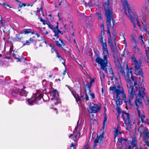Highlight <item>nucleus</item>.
<instances>
[{
  "mask_svg": "<svg viewBox=\"0 0 149 149\" xmlns=\"http://www.w3.org/2000/svg\"><path fill=\"white\" fill-rule=\"evenodd\" d=\"M132 68H129L128 64H126L125 68H121L120 72L125 77L127 82V86L128 88L129 95V99H126V95L124 93L122 86L117 83L113 84V86L109 88L110 92L114 95H116L115 99L116 104L117 106L123 104L124 101L127 106L131 105V100L133 99L135 94V91L133 85V82L131 80L134 81V86L136 88V91H138V93L134 102V105L137 111L139 117L144 118V111L143 110V100L145 95V88L144 86H139L137 84L136 77L133 76Z\"/></svg>",
  "mask_w": 149,
  "mask_h": 149,
  "instance_id": "nucleus-1",
  "label": "nucleus"
},
{
  "mask_svg": "<svg viewBox=\"0 0 149 149\" xmlns=\"http://www.w3.org/2000/svg\"><path fill=\"white\" fill-rule=\"evenodd\" d=\"M102 47L103 59H102L100 57H97L95 59V61L98 64L100 65L101 68L104 70L106 73L107 74L108 71H109L110 74L112 75L111 80L113 82L114 74L111 67L110 64L108 63L107 60V58L109 56V53L107 48V45L103 44Z\"/></svg>",
  "mask_w": 149,
  "mask_h": 149,
  "instance_id": "nucleus-2",
  "label": "nucleus"
},
{
  "mask_svg": "<svg viewBox=\"0 0 149 149\" xmlns=\"http://www.w3.org/2000/svg\"><path fill=\"white\" fill-rule=\"evenodd\" d=\"M121 2L124 6V9L126 15L129 17L134 27H136V22L140 28L141 25L139 23V17L136 13V8H132L131 9L127 0H121Z\"/></svg>",
  "mask_w": 149,
  "mask_h": 149,
  "instance_id": "nucleus-3",
  "label": "nucleus"
},
{
  "mask_svg": "<svg viewBox=\"0 0 149 149\" xmlns=\"http://www.w3.org/2000/svg\"><path fill=\"white\" fill-rule=\"evenodd\" d=\"M131 58L134 68L135 74L137 76H140L141 77H143V70L141 68L142 64L141 60H139L138 61L134 54L132 56Z\"/></svg>",
  "mask_w": 149,
  "mask_h": 149,
  "instance_id": "nucleus-4",
  "label": "nucleus"
},
{
  "mask_svg": "<svg viewBox=\"0 0 149 149\" xmlns=\"http://www.w3.org/2000/svg\"><path fill=\"white\" fill-rule=\"evenodd\" d=\"M83 124V121L79 117L77 123V125L74 129L73 134L69 136V138L72 139L74 142L76 141L79 138Z\"/></svg>",
  "mask_w": 149,
  "mask_h": 149,
  "instance_id": "nucleus-5",
  "label": "nucleus"
},
{
  "mask_svg": "<svg viewBox=\"0 0 149 149\" xmlns=\"http://www.w3.org/2000/svg\"><path fill=\"white\" fill-rule=\"evenodd\" d=\"M10 93L12 96L17 97L18 100H22L24 99V97L27 96L28 92L23 88L20 89L14 88L10 89Z\"/></svg>",
  "mask_w": 149,
  "mask_h": 149,
  "instance_id": "nucleus-6",
  "label": "nucleus"
},
{
  "mask_svg": "<svg viewBox=\"0 0 149 149\" xmlns=\"http://www.w3.org/2000/svg\"><path fill=\"white\" fill-rule=\"evenodd\" d=\"M121 118L123 119L126 125V130H129L131 128V126L135 123L133 117H130L128 113L123 112Z\"/></svg>",
  "mask_w": 149,
  "mask_h": 149,
  "instance_id": "nucleus-7",
  "label": "nucleus"
},
{
  "mask_svg": "<svg viewBox=\"0 0 149 149\" xmlns=\"http://www.w3.org/2000/svg\"><path fill=\"white\" fill-rule=\"evenodd\" d=\"M109 0H107L103 5L105 12L106 16L107 17V22L108 26H111V19L112 14V9L111 6L109 2Z\"/></svg>",
  "mask_w": 149,
  "mask_h": 149,
  "instance_id": "nucleus-8",
  "label": "nucleus"
},
{
  "mask_svg": "<svg viewBox=\"0 0 149 149\" xmlns=\"http://www.w3.org/2000/svg\"><path fill=\"white\" fill-rule=\"evenodd\" d=\"M42 97V94L37 92L36 93L34 94L30 98L27 99V101L29 104L33 105L35 103H37L38 101L40 100Z\"/></svg>",
  "mask_w": 149,
  "mask_h": 149,
  "instance_id": "nucleus-9",
  "label": "nucleus"
},
{
  "mask_svg": "<svg viewBox=\"0 0 149 149\" xmlns=\"http://www.w3.org/2000/svg\"><path fill=\"white\" fill-rule=\"evenodd\" d=\"M100 106L95 104L94 106H91L89 107L88 109L89 113H96L100 109Z\"/></svg>",
  "mask_w": 149,
  "mask_h": 149,
  "instance_id": "nucleus-10",
  "label": "nucleus"
},
{
  "mask_svg": "<svg viewBox=\"0 0 149 149\" xmlns=\"http://www.w3.org/2000/svg\"><path fill=\"white\" fill-rule=\"evenodd\" d=\"M140 130L142 131L144 135L146 137L149 139V131H148L147 128L142 127L139 128V132H140Z\"/></svg>",
  "mask_w": 149,
  "mask_h": 149,
  "instance_id": "nucleus-11",
  "label": "nucleus"
},
{
  "mask_svg": "<svg viewBox=\"0 0 149 149\" xmlns=\"http://www.w3.org/2000/svg\"><path fill=\"white\" fill-rule=\"evenodd\" d=\"M86 19L87 20L86 21L85 27L87 28H90L92 26V22L91 20L90 17L89 16H86Z\"/></svg>",
  "mask_w": 149,
  "mask_h": 149,
  "instance_id": "nucleus-12",
  "label": "nucleus"
},
{
  "mask_svg": "<svg viewBox=\"0 0 149 149\" xmlns=\"http://www.w3.org/2000/svg\"><path fill=\"white\" fill-rule=\"evenodd\" d=\"M50 94L51 96L53 97V98H51V100H55L58 95V92L56 89L52 91Z\"/></svg>",
  "mask_w": 149,
  "mask_h": 149,
  "instance_id": "nucleus-13",
  "label": "nucleus"
},
{
  "mask_svg": "<svg viewBox=\"0 0 149 149\" xmlns=\"http://www.w3.org/2000/svg\"><path fill=\"white\" fill-rule=\"evenodd\" d=\"M108 43L111 48H113L114 45L116 44L115 39L114 38L113 40H112L110 35L109 37L108 38Z\"/></svg>",
  "mask_w": 149,
  "mask_h": 149,
  "instance_id": "nucleus-14",
  "label": "nucleus"
},
{
  "mask_svg": "<svg viewBox=\"0 0 149 149\" xmlns=\"http://www.w3.org/2000/svg\"><path fill=\"white\" fill-rule=\"evenodd\" d=\"M69 89L74 97L76 99V101L77 102L79 101L80 100V98L79 95L76 93V91L73 90L72 88H69Z\"/></svg>",
  "mask_w": 149,
  "mask_h": 149,
  "instance_id": "nucleus-15",
  "label": "nucleus"
},
{
  "mask_svg": "<svg viewBox=\"0 0 149 149\" xmlns=\"http://www.w3.org/2000/svg\"><path fill=\"white\" fill-rule=\"evenodd\" d=\"M114 130V139H115L116 137L117 136L118 134H123L124 135V133H123V132H120V127L118 125L117 127L115 128Z\"/></svg>",
  "mask_w": 149,
  "mask_h": 149,
  "instance_id": "nucleus-16",
  "label": "nucleus"
},
{
  "mask_svg": "<svg viewBox=\"0 0 149 149\" xmlns=\"http://www.w3.org/2000/svg\"><path fill=\"white\" fill-rule=\"evenodd\" d=\"M104 132L103 131H102L101 134H100V135L98 134L97 136V138L96 140H97V141L100 143L102 140L104 138Z\"/></svg>",
  "mask_w": 149,
  "mask_h": 149,
  "instance_id": "nucleus-17",
  "label": "nucleus"
},
{
  "mask_svg": "<svg viewBox=\"0 0 149 149\" xmlns=\"http://www.w3.org/2000/svg\"><path fill=\"white\" fill-rule=\"evenodd\" d=\"M131 145L132 146V148L136 147V148H138V146L137 143L136 139V137H134L132 138V140L131 141Z\"/></svg>",
  "mask_w": 149,
  "mask_h": 149,
  "instance_id": "nucleus-18",
  "label": "nucleus"
},
{
  "mask_svg": "<svg viewBox=\"0 0 149 149\" xmlns=\"http://www.w3.org/2000/svg\"><path fill=\"white\" fill-rule=\"evenodd\" d=\"M106 109L105 108V111L104 112V121L103 123V126L102 128L103 129H104L105 128V124L106 122L107 121V115L106 113Z\"/></svg>",
  "mask_w": 149,
  "mask_h": 149,
  "instance_id": "nucleus-19",
  "label": "nucleus"
},
{
  "mask_svg": "<svg viewBox=\"0 0 149 149\" xmlns=\"http://www.w3.org/2000/svg\"><path fill=\"white\" fill-rule=\"evenodd\" d=\"M118 139L119 142L121 144L125 143L127 141V139H124L122 137H121L119 139L118 138Z\"/></svg>",
  "mask_w": 149,
  "mask_h": 149,
  "instance_id": "nucleus-20",
  "label": "nucleus"
},
{
  "mask_svg": "<svg viewBox=\"0 0 149 149\" xmlns=\"http://www.w3.org/2000/svg\"><path fill=\"white\" fill-rule=\"evenodd\" d=\"M47 23L48 24L47 25L48 26V27L51 29L54 32L55 30L56 29L57 27H55L54 25L52 24L49 22Z\"/></svg>",
  "mask_w": 149,
  "mask_h": 149,
  "instance_id": "nucleus-21",
  "label": "nucleus"
},
{
  "mask_svg": "<svg viewBox=\"0 0 149 149\" xmlns=\"http://www.w3.org/2000/svg\"><path fill=\"white\" fill-rule=\"evenodd\" d=\"M31 29H25L24 31L22 32L21 33L24 34H26L31 33Z\"/></svg>",
  "mask_w": 149,
  "mask_h": 149,
  "instance_id": "nucleus-22",
  "label": "nucleus"
},
{
  "mask_svg": "<svg viewBox=\"0 0 149 149\" xmlns=\"http://www.w3.org/2000/svg\"><path fill=\"white\" fill-rule=\"evenodd\" d=\"M95 15L96 17L98 18L99 19L102 20L101 13L100 11H98L95 14Z\"/></svg>",
  "mask_w": 149,
  "mask_h": 149,
  "instance_id": "nucleus-23",
  "label": "nucleus"
},
{
  "mask_svg": "<svg viewBox=\"0 0 149 149\" xmlns=\"http://www.w3.org/2000/svg\"><path fill=\"white\" fill-rule=\"evenodd\" d=\"M22 33H21L18 34H17L16 35V36L15 38L14 39L15 40L17 41H20L22 39V37H20V34H21Z\"/></svg>",
  "mask_w": 149,
  "mask_h": 149,
  "instance_id": "nucleus-24",
  "label": "nucleus"
},
{
  "mask_svg": "<svg viewBox=\"0 0 149 149\" xmlns=\"http://www.w3.org/2000/svg\"><path fill=\"white\" fill-rule=\"evenodd\" d=\"M144 118H143V119H142L140 117H139L141 119V121L142 123H146L148 125H149V122L148 121V120L147 119H146V120H144V119L145 118V115L144 114Z\"/></svg>",
  "mask_w": 149,
  "mask_h": 149,
  "instance_id": "nucleus-25",
  "label": "nucleus"
},
{
  "mask_svg": "<svg viewBox=\"0 0 149 149\" xmlns=\"http://www.w3.org/2000/svg\"><path fill=\"white\" fill-rule=\"evenodd\" d=\"M100 76L101 81H102L104 80L105 77L104 74L102 72H100Z\"/></svg>",
  "mask_w": 149,
  "mask_h": 149,
  "instance_id": "nucleus-26",
  "label": "nucleus"
},
{
  "mask_svg": "<svg viewBox=\"0 0 149 149\" xmlns=\"http://www.w3.org/2000/svg\"><path fill=\"white\" fill-rule=\"evenodd\" d=\"M49 46L52 48L51 51L52 53H53L54 52L56 53L57 52L56 49L52 45L49 44Z\"/></svg>",
  "mask_w": 149,
  "mask_h": 149,
  "instance_id": "nucleus-27",
  "label": "nucleus"
},
{
  "mask_svg": "<svg viewBox=\"0 0 149 149\" xmlns=\"http://www.w3.org/2000/svg\"><path fill=\"white\" fill-rule=\"evenodd\" d=\"M95 79L93 78H91L90 79V81L89 83V86L88 87L89 89H90L93 83L95 81Z\"/></svg>",
  "mask_w": 149,
  "mask_h": 149,
  "instance_id": "nucleus-28",
  "label": "nucleus"
},
{
  "mask_svg": "<svg viewBox=\"0 0 149 149\" xmlns=\"http://www.w3.org/2000/svg\"><path fill=\"white\" fill-rule=\"evenodd\" d=\"M99 38L100 39V41L102 43V47H103V44L106 45V44L105 42H103V38L102 37V35H101V34H100V35Z\"/></svg>",
  "mask_w": 149,
  "mask_h": 149,
  "instance_id": "nucleus-29",
  "label": "nucleus"
},
{
  "mask_svg": "<svg viewBox=\"0 0 149 149\" xmlns=\"http://www.w3.org/2000/svg\"><path fill=\"white\" fill-rule=\"evenodd\" d=\"M56 34H59L61 33V35H63V32H62L60 30H58L57 28H56V29L55 30V31L54 32Z\"/></svg>",
  "mask_w": 149,
  "mask_h": 149,
  "instance_id": "nucleus-30",
  "label": "nucleus"
},
{
  "mask_svg": "<svg viewBox=\"0 0 149 149\" xmlns=\"http://www.w3.org/2000/svg\"><path fill=\"white\" fill-rule=\"evenodd\" d=\"M3 5L6 9H9L10 8H11V7H10L9 5L6 3H3Z\"/></svg>",
  "mask_w": 149,
  "mask_h": 149,
  "instance_id": "nucleus-31",
  "label": "nucleus"
},
{
  "mask_svg": "<svg viewBox=\"0 0 149 149\" xmlns=\"http://www.w3.org/2000/svg\"><path fill=\"white\" fill-rule=\"evenodd\" d=\"M89 94L91 97L92 98V99L95 98V95L93 93L90 92L89 93Z\"/></svg>",
  "mask_w": 149,
  "mask_h": 149,
  "instance_id": "nucleus-32",
  "label": "nucleus"
},
{
  "mask_svg": "<svg viewBox=\"0 0 149 149\" xmlns=\"http://www.w3.org/2000/svg\"><path fill=\"white\" fill-rule=\"evenodd\" d=\"M19 3V8H22L23 6H26V5L24 3H22L18 1H17Z\"/></svg>",
  "mask_w": 149,
  "mask_h": 149,
  "instance_id": "nucleus-33",
  "label": "nucleus"
},
{
  "mask_svg": "<svg viewBox=\"0 0 149 149\" xmlns=\"http://www.w3.org/2000/svg\"><path fill=\"white\" fill-rule=\"evenodd\" d=\"M56 56L59 58L60 61H61V60H62L63 59L61 58V56L59 54L58 52H56Z\"/></svg>",
  "mask_w": 149,
  "mask_h": 149,
  "instance_id": "nucleus-34",
  "label": "nucleus"
},
{
  "mask_svg": "<svg viewBox=\"0 0 149 149\" xmlns=\"http://www.w3.org/2000/svg\"><path fill=\"white\" fill-rule=\"evenodd\" d=\"M30 43H31V42L29 40H28L26 41V43L24 44L23 45L24 46L26 45H30Z\"/></svg>",
  "mask_w": 149,
  "mask_h": 149,
  "instance_id": "nucleus-35",
  "label": "nucleus"
},
{
  "mask_svg": "<svg viewBox=\"0 0 149 149\" xmlns=\"http://www.w3.org/2000/svg\"><path fill=\"white\" fill-rule=\"evenodd\" d=\"M98 143H99L98 142V141H97V140H95L94 141V143L93 144V148H95L96 146H97V145Z\"/></svg>",
  "mask_w": 149,
  "mask_h": 149,
  "instance_id": "nucleus-36",
  "label": "nucleus"
},
{
  "mask_svg": "<svg viewBox=\"0 0 149 149\" xmlns=\"http://www.w3.org/2000/svg\"><path fill=\"white\" fill-rule=\"evenodd\" d=\"M134 48L135 50H136L138 52H139L140 51V49L138 47L136 46H135L134 47Z\"/></svg>",
  "mask_w": 149,
  "mask_h": 149,
  "instance_id": "nucleus-37",
  "label": "nucleus"
},
{
  "mask_svg": "<svg viewBox=\"0 0 149 149\" xmlns=\"http://www.w3.org/2000/svg\"><path fill=\"white\" fill-rule=\"evenodd\" d=\"M55 42H56V45H57L59 47H62L61 45L59 43V42L58 41H56Z\"/></svg>",
  "mask_w": 149,
  "mask_h": 149,
  "instance_id": "nucleus-38",
  "label": "nucleus"
},
{
  "mask_svg": "<svg viewBox=\"0 0 149 149\" xmlns=\"http://www.w3.org/2000/svg\"><path fill=\"white\" fill-rule=\"evenodd\" d=\"M74 143H72L71 145L70 146V148L69 149H74Z\"/></svg>",
  "mask_w": 149,
  "mask_h": 149,
  "instance_id": "nucleus-39",
  "label": "nucleus"
},
{
  "mask_svg": "<svg viewBox=\"0 0 149 149\" xmlns=\"http://www.w3.org/2000/svg\"><path fill=\"white\" fill-rule=\"evenodd\" d=\"M143 29L146 33H148L146 26V25H143Z\"/></svg>",
  "mask_w": 149,
  "mask_h": 149,
  "instance_id": "nucleus-40",
  "label": "nucleus"
},
{
  "mask_svg": "<svg viewBox=\"0 0 149 149\" xmlns=\"http://www.w3.org/2000/svg\"><path fill=\"white\" fill-rule=\"evenodd\" d=\"M26 60V58L24 57H22V58L19 59V61H24Z\"/></svg>",
  "mask_w": 149,
  "mask_h": 149,
  "instance_id": "nucleus-41",
  "label": "nucleus"
},
{
  "mask_svg": "<svg viewBox=\"0 0 149 149\" xmlns=\"http://www.w3.org/2000/svg\"><path fill=\"white\" fill-rule=\"evenodd\" d=\"M49 22H48V21H47V20H44V22L43 21L42 22L43 24L44 25H45V24L47 25L48 24L47 23H48Z\"/></svg>",
  "mask_w": 149,
  "mask_h": 149,
  "instance_id": "nucleus-42",
  "label": "nucleus"
},
{
  "mask_svg": "<svg viewBox=\"0 0 149 149\" xmlns=\"http://www.w3.org/2000/svg\"><path fill=\"white\" fill-rule=\"evenodd\" d=\"M124 35H125L124 34H123V38H124V43L126 45H127V42H126V39H125V37Z\"/></svg>",
  "mask_w": 149,
  "mask_h": 149,
  "instance_id": "nucleus-43",
  "label": "nucleus"
},
{
  "mask_svg": "<svg viewBox=\"0 0 149 149\" xmlns=\"http://www.w3.org/2000/svg\"><path fill=\"white\" fill-rule=\"evenodd\" d=\"M125 149H133V148L130 145H129Z\"/></svg>",
  "mask_w": 149,
  "mask_h": 149,
  "instance_id": "nucleus-44",
  "label": "nucleus"
},
{
  "mask_svg": "<svg viewBox=\"0 0 149 149\" xmlns=\"http://www.w3.org/2000/svg\"><path fill=\"white\" fill-rule=\"evenodd\" d=\"M59 40L60 41V42L61 43V45H65V44H64V42H63V41L61 40V38H59Z\"/></svg>",
  "mask_w": 149,
  "mask_h": 149,
  "instance_id": "nucleus-45",
  "label": "nucleus"
},
{
  "mask_svg": "<svg viewBox=\"0 0 149 149\" xmlns=\"http://www.w3.org/2000/svg\"><path fill=\"white\" fill-rule=\"evenodd\" d=\"M116 109L118 113H119L120 112L121 110L119 107H117Z\"/></svg>",
  "mask_w": 149,
  "mask_h": 149,
  "instance_id": "nucleus-46",
  "label": "nucleus"
},
{
  "mask_svg": "<svg viewBox=\"0 0 149 149\" xmlns=\"http://www.w3.org/2000/svg\"><path fill=\"white\" fill-rule=\"evenodd\" d=\"M145 103L146 104L149 105V99H147V100L146 101Z\"/></svg>",
  "mask_w": 149,
  "mask_h": 149,
  "instance_id": "nucleus-47",
  "label": "nucleus"
},
{
  "mask_svg": "<svg viewBox=\"0 0 149 149\" xmlns=\"http://www.w3.org/2000/svg\"><path fill=\"white\" fill-rule=\"evenodd\" d=\"M86 100V101H87L89 100V97L88 95H86L85 97L84 98Z\"/></svg>",
  "mask_w": 149,
  "mask_h": 149,
  "instance_id": "nucleus-48",
  "label": "nucleus"
},
{
  "mask_svg": "<svg viewBox=\"0 0 149 149\" xmlns=\"http://www.w3.org/2000/svg\"><path fill=\"white\" fill-rule=\"evenodd\" d=\"M29 40L31 42V43L34 42V40L33 38H30Z\"/></svg>",
  "mask_w": 149,
  "mask_h": 149,
  "instance_id": "nucleus-49",
  "label": "nucleus"
},
{
  "mask_svg": "<svg viewBox=\"0 0 149 149\" xmlns=\"http://www.w3.org/2000/svg\"><path fill=\"white\" fill-rule=\"evenodd\" d=\"M2 18L1 16V15H0V21L1 22V24L2 25H3V22L2 21Z\"/></svg>",
  "mask_w": 149,
  "mask_h": 149,
  "instance_id": "nucleus-50",
  "label": "nucleus"
},
{
  "mask_svg": "<svg viewBox=\"0 0 149 149\" xmlns=\"http://www.w3.org/2000/svg\"><path fill=\"white\" fill-rule=\"evenodd\" d=\"M145 143L149 147V141H146L145 142Z\"/></svg>",
  "mask_w": 149,
  "mask_h": 149,
  "instance_id": "nucleus-51",
  "label": "nucleus"
},
{
  "mask_svg": "<svg viewBox=\"0 0 149 149\" xmlns=\"http://www.w3.org/2000/svg\"><path fill=\"white\" fill-rule=\"evenodd\" d=\"M98 51L97 50H94V52L96 55H98Z\"/></svg>",
  "mask_w": 149,
  "mask_h": 149,
  "instance_id": "nucleus-52",
  "label": "nucleus"
},
{
  "mask_svg": "<svg viewBox=\"0 0 149 149\" xmlns=\"http://www.w3.org/2000/svg\"><path fill=\"white\" fill-rule=\"evenodd\" d=\"M102 96H104L105 94L104 93V89L103 88H102Z\"/></svg>",
  "mask_w": 149,
  "mask_h": 149,
  "instance_id": "nucleus-53",
  "label": "nucleus"
},
{
  "mask_svg": "<svg viewBox=\"0 0 149 149\" xmlns=\"http://www.w3.org/2000/svg\"><path fill=\"white\" fill-rule=\"evenodd\" d=\"M139 40H142L143 38V36L142 35H140L139 37Z\"/></svg>",
  "mask_w": 149,
  "mask_h": 149,
  "instance_id": "nucleus-54",
  "label": "nucleus"
},
{
  "mask_svg": "<svg viewBox=\"0 0 149 149\" xmlns=\"http://www.w3.org/2000/svg\"><path fill=\"white\" fill-rule=\"evenodd\" d=\"M39 19L40 21L41 22H44V19H43L42 17L39 18Z\"/></svg>",
  "mask_w": 149,
  "mask_h": 149,
  "instance_id": "nucleus-55",
  "label": "nucleus"
},
{
  "mask_svg": "<svg viewBox=\"0 0 149 149\" xmlns=\"http://www.w3.org/2000/svg\"><path fill=\"white\" fill-rule=\"evenodd\" d=\"M55 36L56 37V38H57V39L59 37L58 35V34H56V33H55Z\"/></svg>",
  "mask_w": 149,
  "mask_h": 149,
  "instance_id": "nucleus-56",
  "label": "nucleus"
},
{
  "mask_svg": "<svg viewBox=\"0 0 149 149\" xmlns=\"http://www.w3.org/2000/svg\"><path fill=\"white\" fill-rule=\"evenodd\" d=\"M58 1L59 3V5L60 6L61 5V3L62 2V0H58Z\"/></svg>",
  "mask_w": 149,
  "mask_h": 149,
  "instance_id": "nucleus-57",
  "label": "nucleus"
},
{
  "mask_svg": "<svg viewBox=\"0 0 149 149\" xmlns=\"http://www.w3.org/2000/svg\"><path fill=\"white\" fill-rule=\"evenodd\" d=\"M35 35L37 36L38 37H39L40 36V35L38 33H36Z\"/></svg>",
  "mask_w": 149,
  "mask_h": 149,
  "instance_id": "nucleus-58",
  "label": "nucleus"
},
{
  "mask_svg": "<svg viewBox=\"0 0 149 149\" xmlns=\"http://www.w3.org/2000/svg\"><path fill=\"white\" fill-rule=\"evenodd\" d=\"M31 34H35V32L34 31H31Z\"/></svg>",
  "mask_w": 149,
  "mask_h": 149,
  "instance_id": "nucleus-59",
  "label": "nucleus"
},
{
  "mask_svg": "<svg viewBox=\"0 0 149 149\" xmlns=\"http://www.w3.org/2000/svg\"><path fill=\"white\" fill-rule=\"evenodd\" d=\"M84 149H88V147L87 145H86L85 146Z\"/></svg>",
  "mask_w": 149,
  "mask_h": 149,
  "instance_id": "nucleus-60",
  "label": "nucleus"
},
{
  "mask_svg": "<svg viewBox=\"0 0 149 149\" xmlns=\"http://www.w3.org/2000/svg\"><path fill=\"white\" fill-rule=\"evenodd\" d=\"M52 40L53 41H55V42H56V40L55 38H52Z\"/></svg>",
  "mask_w": 149,
  "mask_h": 149,
  "instance_id": "nucleus-61",
  "label": "nucleus"
},
{
  "mask_svg": "<svg viewBox=\"0 0 149 149\" xmlns=\"http://www.w3.org/2000/svg\"><path fill=\"white\" fill-rule=\"evenodd\" d=\"M66 73V70H65L64 71V72L63 73V75H65V74Z\"/></svg>",
  "mask_w": 149,
  "mask_h": 149,
  "instance_id": "nucleus-62",
  "label": "nucleus"
},
{
  "mask_svg": "<svg viewBox=\"0 0 149 149\" xmlns=\"http://www.w3.org/2000/svg\"><path fill=\"white\" fill-rule=\"evenodd\" d=\"M107 33L110 34V32L109 31V29L108 28L107 30Z\"/></svg>",
  "mask_w": 149,
  "mask_h": 149,
  "instance_id": "nucleus-63",
  "label": "nucleus"
},
{
  "mask_svg": "<svg viewBox=\"0 0 149 149\" xmlns=\"http://www.w3.org/2000/svg\"><path fill=\"white\" fill-rule=\"evenodd\" d=\"M138 149H143V148L142 147H140Z\"/></svg>",
  "mask_w": 149,
  "mask_h": 149,
  "instance_id": "nucleus-64",
  "label": "nucleus"
}]
</instances>
